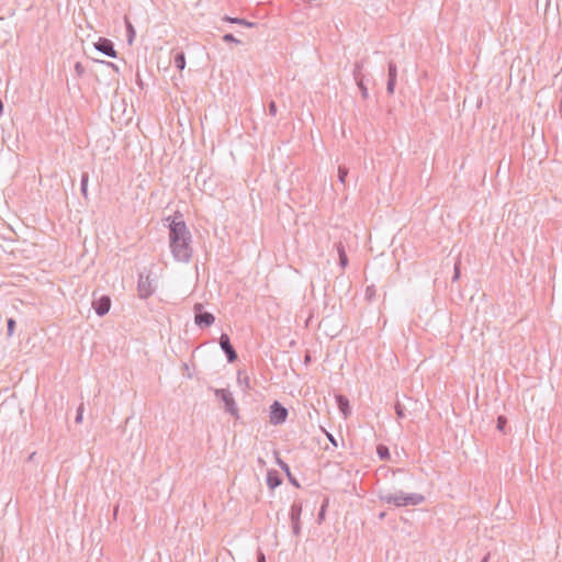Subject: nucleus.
I'll use <instances>...</instances> for the list:
<instances>
[{
    "instance_id": "1",
    "label": "nucleus",
    "mask_w": 562,
    "mask_h": 562,
    "mask_svg": "<svg viewBox=\"0 0 562 562\" xmlns=\"http://www.w3.org/2000/svg\"><path fill=\"white\" fill-rule=\"evenodd\" d=\"M170 248L173 257L183 262H189L192 257L191 233L183 221H173L169 226Z\"/></svg>"
},
{
    "instance_id": "2",
    "label": "nucleus",
    "mask_w": 562,
    "mask_h": 562,
    "mask_svg": "<svg viewBox=\"0 0 562 562\" xmlns=\"http://www.w3.org/2000/svg\"><path fill=\"white\" fill-rule=\"evenodd\" d=\"M379 499L387 504H393L396 507H403L408 505H419L424 503L425 496L419 493L406 494L403 491H398L396 493L380 492Z\"/></svg>"
},
{
    "instance_id": "3",
    "label": "nucleus",
    "mask_w": 562,
    "mask_h": 562,
    "mask_svg": "<svg viewBox=\"0 0 562 562\" xmlns=\"http://www.w3.org/2000/svg\"><path fill=\"white\" fill-rule=\"evenodd\" d=\"M156 291V285L154 283V279L150 276L149 271H142L138 273L137 280V293L139 299H148Z\"/></svg>"
},
{
    "instance_id": "4",
    "label": "nucleus",
    "mask_w": 562,
    "mask_h": 562,
    "mask_svg": "<svg viewBox=\"0 0 562 562\" xmlns=\"http://www.w3.org/2000/svg\"><path fill=\"white\" fill-rule=\"evenodd\" d=\"M214 395L215 397L223 402L224 404V411L228 413L231 416L238 418V407L237 404L233 397L232 392L228 389H214Z\"/></svg>"
},
{
    "instance_id": "5",
    "label": "nucleus",
    "mask_w": 562,
    "mask_h": 562,
    "mask_svg": "<svg viewBox=\"0 0 562 562\" xmlns=\"http://www.w3.org/2000/svg\"><path fill=\"white\" fill-rule=\"evenodd\" d=\"M193 312L194 323L198 327L207 328L214 324L215 316L212 313L204 311L202 303H195L193 306Z\"/></svg>"
},
{
    "instance_id": "6",
    "label": "nucleus",
    "mask_w": 562,
    "mask_h": 562,
    "mask_svg": "<svg viewBox=\"0 0 562 562\" xmlns=\"http://www.w3.org/2000/svg\"><path fill=\"white\" fill-rule=\"evenodd\" d=\"M289 412L280 402L274 401L270 406L269 420L270 424L278 426L286 422Z\"/></svg>"
},
{
    "instance_id": "7",
    "label": "nucleus",
    "mask_w": 562,
    "mask_h": 562,
    "mask_svg": "<svg viewBox=\"0 0 562 562\" xmlns=\"http://www.w3.org/2000/svg\"><path fill=\"white\" fill-rule=\"evenodd\" d=\"M218 344H220L221 349L225 353L228 363H234L235 361H237V359H238L237 351L233 347V345L231 342V338L227 334L223 333L220 336Z\"/></svg>"
},
{
    "instance_id": "8",
    "label": "nucleus",
    "mask_w": 562,
    "mask_h": 562,
    "mask_svg": "<svg viewBox=\"0 0 562 562\" xmlns=\"http://www.w3.org/2000/svg\"><path fill=\"white\" fill-rule=\"evenodd\" d=\"M92 307L98 316H104L111 308V297L109 295H101L97 297V293L93 292Z\"/></svg>"
},
{
    "instance_id": "9",
    "label": "nucleus",
    "mask_w": 562,
    "mask_h": 562,
    "mask_svg": "<svg viewBox=\"0 0 562 562\" xmlns=\"http://www.w3.org/2000/svg\"><path fill=\"white\" fill-rule=\"evenodd\" d=\"M303 507L300 502H294L290 508V519L292 524V532L295 537L301 535V514Z\"/></svg>"
},
{
    "instance_id": "10",
    "label": "nucleus",
    "mask_w": 562,
    "mask_h": 562,
    "mask_svg": "<svg viewBox=\"0 0 562 562\" xmlns=\"http://www.w3.org/2000/svg\"><path fill=\"white\" fill-rule=\"evenodd\" d=\"M362 64L356 63L353 68V78L361 92V97L366 100L369 98V91L364 83V75L362 74Z\"/></svg>"
},
{
    "instance_id": "11",
    "label": "nucleus",
    "mask_w": 562,
    "mask_h": 562,
    "mask_svg": "<svg viewBox=\"0 0 562 562\" xmlns=\"http://www.w3.org/2000/svg\"><path fill=\"white\" fill-rule=\"evenodd\" d=\"M94 47L97 50L103 53L109 57H116V50L114 48V44L111 40L105 37H100L98 42L94 43Z\"/></svg>"
},
{
    "instance_id": "12",
    "label": "nucleus",
    "mask_w": 562,
    "mask_h": 562,
    "mask_svg": "<svg viewBox=\"0 0 562 562\" xmlns=\"http://www.w3.org/2000/svg\"><path fill=\"white\" fill-rule=\"evenodd\" d=\"M397 78V66L391 60L387 64V82H386V92L389 94H393L396 86Z\"/></svg>"
},
{
    "instance_id": "13",
    "label": "nucleus",
    "mask_w": 562,
    "mask_h": 562,
    "mask_svg": "<svg viewBox=\"0 0 562 562\" xmlns=\"http://www.w3.org/2000/svg\"><path fill=\"white\" fill-rule=\"evenodd\" d=\"M274 456H276V461H277V464L280 467V469L285 473L289 482L296 488H300L301 487V484L300 482L292 475L291 473V470H290V467L286 462H284L280 457H279V452L278 451H274Z\"/></svg>"
},
{
    "instance_id": "14",
    "label": "nucleus",
    "mask_w": 562,
    "mask_h": 562,
    "mask_svg": "<svg viewBox=\"0 0 562 562\" xmlns=\"http://www.w3.org/2000/svg\"><path fill=\"white\" fill-rule=\"evenodd\" d=\"M282 484V479L279 474V472L274 469H270L267 472V485L268 487L273 491L278 486Z\"/></svg>"
},
{
    "instance_id": "15",
    "label": "nucleus",
    "mask_w": 562,
    "mask_h": 562,
    "mask_svg": "<svg viewBox=\"0 0 562 562\" xmlns=\"http://www.w3.org/2000/svg\"><path fill=\"white\" fill-rule=\"evenodd\" d=\"M335 249H336L338 258H339L340 268L346 269L349 263V260H348L346 248H345V245L342 244V241L336 243Z\"/></svg>"
},
{
    "instance_id": "16",
    "label": "nucleus",
    "mask_w": 562,
    "mask_h": 562,
    "mask_svg": "<svg viewBox=\"0 0 562 562\" xmlns=\"http://www.w3.org/2000/svg\"><path fill=\"white\" fill-rule=\"evenodd\" d=\"M335 398L339 411L347 417L350 414L349 400L342 394H337Z\"/></svg>"
},
{
    "instance_id": "17",
    "label": "nucleus",
    "mask_w": 562,
    "mask_h": 562,
    "mask_svg": "<svg viewBox=\"0 0 562 562\" xmlns=\"http://www.w3.org/2000/svg\"><path fill=\"white\" fill-rule=\"evenodd\" d=\"M224 21L226 22H229V23H234V24H239V25H244L246 27H254L255 26V23L252 22H249L245 19H240V18H231L228 15L224 16Z\"/></svg>"
},
{
    "instance_id": "18",
    "label": "nucleus",
    "mask_w": 562,
    "mask_h": 562,
    "mask_svg": "<svg viewBox=\"0 0 562 562\" xmlns=\"http://www.w3.org/2000/svg\"><path fill=\"white\" fill-rule=\"evenodd\" d=\"M173 63H175V67L178 69V70H183L184 67H186V55L183 52H179L176 54L175 56V59H173Z\"/></svg>"
},
{
    "instance_id": "19",
    "label": "nucleus",
    "mask_w": 562,
    "mask_h": 562,
    "mask_svg": "<svg viewBox=\"0 0 562 562\" xmlns=\"http://www.w3.org/2000/svg\"><path fill=\"white\" fill-rule=\"evenodd\" d=\"M376 454L379 456L380 460H382V461H386L391 457V453H390V450H389L387 446L382 445V443L378 445V447H376Z\"/></svg>"
},
{
    "instance_id": "20",
    "label": "nucleus",
    "mask_w": 562,
    "mask_h": 562,
    "mask_svg": "<svg viewBox=\"0 0 562 562\" xmlns=\"http://www.w3.org/2000/svg\"><path fill=\"white\" fill-rule=\"evenodd\" d=\"M394 408H395L396 417L398 419L405 418V416H406L405 408H404V406L398 401L395 403Z\"/></svg>"
},
{
    "instance_id": "21",
    "label": "nucleus",
    "mask_w": 562,
    "mask_h": 562,
    "mask_svg": "<svg viewBox=\"0 0 562 562\" xmlns=\"http://www.w3.org/2000/svg\"><path fill=\"white\" fill-rule=\"evenodd\" d=\"M506 425H507V418L503 415L498 416L497 420H496V428L499 431L505 432Z\"/></svg>"
},
{
    "instance_id": "22",
    "label": "nucleus",
    "mask_w": 562,
    "mask_h": 562,
    "mask_svg": "<svg viewBox=\"0 0 562 562\" xmlns=\"http://www.w3.org/2000/svg\"><path fill=\"white\" fill-rule=\"evenodd\" d=\"M88 180L89 178H81L80 191L86 200H88Z\"/></svg>"
},
{
    "instance_id": "23",
    "label": "nucleus",
    "mask_w": 562,
    "mask_h": 562,
    "mask_svg": "<svg viewBox=\"0 0 562 562\" xmlns=\"http://www.w3.org/2000/svg\"><path fill=\"white\" fill-rule=\"evenodd\" d=\"M16 323L13 318H8L7 321V334L11 337L14 334Z\"/></svg>"
},
{
    "instance_id": "24",
    "label": "nucleus",
    "mask_w": 562,
    "mask_h": 562,
    "mask_svg": "<svg viewBox=\"0 0 562 562\" xmlns=\"http://www.w3.org/2000/svg\"><path fill=\"white\" fill-rule=\"evenodd\" d=\"M327 506H328V501L325 499V502L321 506V509H319L318 515H317L318 524H321L325 519V514H326Z\"/></svg>"
},
{
    "instance_id": "25",
    "label": "nucleus",
    "mask_w": 562,
    "mask_h": 562,
    "mask_svg": "<svg viewBox=\"0 0 562 562\" xmlns=\"http://www.w3.org/2000/svg\"><path fill=\"white\" fill-rule=\"evenodd\" d=\"M237 381H238V383L240 385L244 384L246 390L250 389V380H249V378L248 376L241 378V372L240 371L238 372Z\"/></svg>"
},
{
    "instance_id": "26",
    "label": "nucleus",
    "mask_w": 562,
    "mask_h": 562,
    "mask_svg": "<svg viewBox=\"0 0 562 562\" xmlns=\"http://www.w3.org/2000/svg\"><path fill=\"white\" fill-rule=\"evenodd\" d=\"M126 30H127V36H128V42L132 43L134 36H135V30L132 25V23L126 19Z\"/></svg>"
},
{
    "instance_id": "27",
    "label": "nucleus",
    "mask_w": 562,
    "mask_h": 562,
    "mask_svg": "<svg viewBox=\"0 0 562 562\" xmlns=\"http://www.w3.org/2000/svg\"><path fill=\"white\" fill-rule=\"evenodd\" d=\"M268 113L271 116H276L277 113H278V106H277V103L273 100H271L269 102V104H268Z\"/></svg>"
},
{
    "instance_id": "28",
    "label": "nucleus",
    "mask_w": 562,
    "mask_h": 562,
    "mask_svg": "<svg viewBox=\"0 0 562 562\" xmlns=\"http://www.w3.org/2000/svg\"><path fill=\"white\" fill-rule=\"evenodd\" d=\"M74 69H75V72H76V75L78 77H82L85 75V72H86V69H85L83 65L81 63H79V61H77L75 64Z\"/></svg>"
},
{
    "instance_id": "29",
    "label": "nucleus",
    "mask_w": 562,
    "mask_h": 562,
    "mask_svg": "<svg viewBox=\"0 0 562 562\" xmlns=\"http://www.w3.org/2000/svg\"><path fill=\"white\" fill-rule=\"evenodd\" d=\"M374 295H375V288H374V285L367 286V289H366V296H367V299L369 301H371Z\"/></svg>"
},
{
    "instance_id": "30",
    "label": "nucleus",
    "mask_w": 562,
    "mask_h": 562,
    "mask_svg": "<svg viewBox=\"0 0 562 562\" xmlns=\"http://www.w3.org/2000/svg\"><path fill=\"white\" fill-rule=\"evenodd\" d=\"M223 41L226 43H239V41L232 33L225 34L223 36Z\"/></svg>"
},
{
    "instance_id": "31",
    "label": "nucleus",
    "mask_w": 562,
    "mask_h": 562,
    "mask_svg": "<svg viewBox=\"0 0 562 562\" xmlns=\"http://www.w3.org/2000/svg\"><path fill=\"white\" fill-rule=\"evenodd\" d=\"M82 414H83V404H80L78 409H77V415H76V418H75V422L77 424H80L82 422Z\"/></svg>"
},
{
    "instance_id": "32",
    "label": "nucleus",
    "mask_w": 562,
    "mask_h": 562,
    "mask_svg": "<svg viewBox=\"0 0 562 562\" xmlns=\"http://www.w3.org/2000/svg\"><path fill=\"white\" fill-rule=\"evenodd\" d=\"M460 278V262L456 263L454 265V271H453V277H452V281H458Z\"/></svg>"
},
{
    "instance_id": "33",
    "label": "nucleus",
    "mask_w": 562,
    "mask_h": 562,
    "mask_svg": "<svg viewBox=\"0 0 562 562\" xmlns=\"http://www.w3.org/2000/svg\"><path fill=\"white\" fill-rule=\"evenodd\" d=\"M324 432H325V435H326L327 439L331 442V445H333V446H335V447H337V446H338V445H337V440H336V438L334 437V435H333V434H330V432H328V431H327V430H325V429H324Z\"/></svg>"
},
{
    "instance_id": "34",
    "label": "nucleus",
    "mask_w": 562,
    "mask_h": 562,
    "mask_svg": "<svg viewBox=\"0 0 562 562\" xmlns=\"http://www.w3.org/2000/svg\"><path fill=\"white\" fill-rule=\"evenodd\" d=\"M347 175H348V169L345 166H339L338 167V176H347Z\"/></svg>"
},
{
    "instance_id": "35",
    "label": "nucleus",
    "mask_w": 562,
    "mask_h": 562,
    "mask_svg": "<svg viewBox=\"0 0 562 562\" xmlns=\"http://www.w3.org/2000/svg\"><path fill=\"white\" fill-rule=\"evenodd\" d=\"M257 562H266V557L261 551L258 552Z\"/></svg>"
},
{
    "instance_id": "36",
    "label": "nucleus",
    "mask_w": 562,
    "mask_h": 562,
    "mask_svg": "<svg viewBox=\"0 0 562 562\" xmlns=\"http://www.w3.org/2000/svg\"><path fill=\"white\" fill-rule=\"evenodd\" d=\"M490 557H491V554H490V553H486V554L483 557V559L481 560V562H488Z\"/></svg>"
},
{
    "instance_id": "37",
    "label": "nucleus",
    "mask_w": 562,
    "mask_h": 562,
    "mask_svg": "<svg viewBox=\"0 0 562 562\" xmlns=\"http://www.w3.org/2000/svg\"><path fill=\"white\" fill-rule=\"evenodd\" d=\"M106 65L113 67L114 69H117L116 66L113 63H106Z\"/></svg>"
},
{
    "instance_id": "38",
    "label": "nucleus",
    "mask_w": 562,
    "mask_h": 562,
    "mask_svg": "<svg viewBox=\"0 0 562 562\" xmlns=\"http://www.w3.org/2000/svg\"><path fill=\"white\" fill-rule=\"evenodd\" d=\"M206 184V178H202V186L205 187Z\"/></svg>"
},
{
    "instance_id": "39",
    "label": "nucleus",
    "mask_w": 562,
    "mask_h": 562,
    "mask_svg": "<svg viewBox=\"0 0 562 562\" xmlns=\"http://www.w3.org/2000/svg\"><path fill=\"white\" fill-rule=\"evenodd\" d=\"M338 179L340 180L341 183H345L347 178H338Z\"/></svg>"
},
{
    "instance_id": "40",
    "label": "nucleus",
    "mask_w": 562,
    "mask_h": 562,
    "mask_svg": "<svg viewBox=\"0 0 562 562\" xmlns=\"http://www.w3.org/2000/svg\"><path fill=\"white\" fill-rule=\"evenodd\" d=\"M199 178L198 177H194V181H195V186H200L199 182H198Z\"/></svg>"
},
{
    "instance_id": "41",
    "label": "nucleus",
    "mask_w": 562,
    "mask_h": 562,
    "mask_svg": "<svg viewBox=\"0 0 562 562\" xmlns=\"http://www.w3.org/2000/svg\"><path fill=\"white\" fill-rule=\"evenodd\" d=\"M2 110H3V104H2V102L0 101V113L2 112Z\"/></svg>"
},
{
    "instance_id": "42",
    "label": "nucleus",
    "mask_w": 562,
    "mask_h": 562,
    "mask_svg": "<svg viewBox=\"0 0 562 562\" xmlns=\"http://www.w3.org/2000/svg\"><path fill=\"white\" fill-rule=\"evenodd\" d=\"M384 516H385V513H381V514L379 515V517H380L381 519H382V518H384Z\"/></svg>"
},
{
    "instance_id": "43",
    "label": "nucleus",
    "mask_w": 562,
    "mask_h": 562,
    "mask_svg": "<svg viewBox=\"0 0 562 562\" xmlns=\"http://www.w3.org/2000/svg\"><path fill=\"white\" fill-rule=\"evenodd\" d=\"M258 462L259 463H265V461L261 458L258 459Z\"/></svg>"
},
{
    "instance_id": "44",
    "label": "nucleus",
    "mask_w": 562,
    "mask_h": 562,
    "mask_svg": "<svg viewBox=\"0 0 562 562\" xmlns=\"http://www.w3.org/2000/svg\"><path fill=\"white\" fill-rule=\"evenodd\" d=\"M34 454H35V453H32V454L29 457V459H30V460H33V456H34Z\"/></svg>"
}]
</instances>
